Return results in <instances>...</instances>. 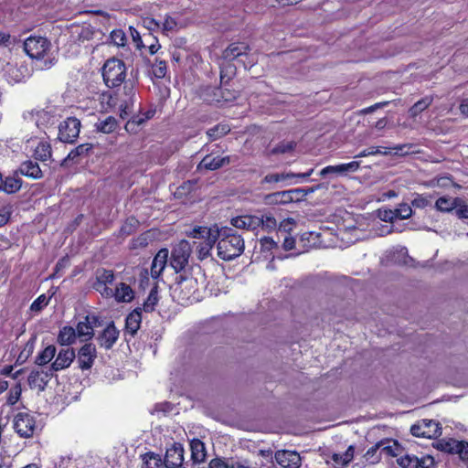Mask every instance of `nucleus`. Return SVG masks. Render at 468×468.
<instances>
[{
    "mask_svg": "<svg viewBox=\"0 0 468 468\" xmlns=\"http://www.w3.org/2000/svg\"><path fill=\"white\" fill-rule=\"evenodd\" d=\"M72 36L79 41H85L92 38L93 30L90 26H76L71 28Z\"/></svg>",
    "mask_w": 468,
    "mask_h": 468,
    "instance_id": "obj_38",
    "label": "nucleus"
},
{
    "mask_svg": "<svg viewBox=\"0 0 468 468\" xmlns=\"http://www.w3.org/2000/svg\"><path fill=\"white\" fill-rule=\"evenodd\" d=\"M51 43L43 37H29L24 43V49L33 59L43 60L41 69H48L54 64V58L49 56Z\"/></svg>",
    "mask_w": 468,
    "mask_h": 468,
    "instance_id": "obj_2",
    "label": "nucleus"
},
{
    "mask_svg": "<svg viewBox=\"0 0 468 468\" xmlns=\"http://www.w3.org/2000/svg\"><path fill=\"white\" fill-rule=\"evenodd\" d=\"M260 223L262 222L259 220V217L251 215H243L231 219V225L233 227L247 230L257 229L260 228Z\"/></svg>",
    "mask_w": 468,
    "mask_h": 468,
    "instance_id": "obj_25",
    "label": "nucleus"
},
{
    "mask_svg": "<svg viewBox=\"0 0 468 468\" xmlns=\"http://www.w3.org/2000/svg\"><path fill=\"white\" fill-rule=\"evenodd\" d=\"M159 301L157 286H154L151 289L147 299L144 301L143 304L142 310L146 313H151L154 310L157 303Z\"/></svg>",
    "mask_w": 468,
    "mask_h": 468,
    "instance_id": "obj_43",
    "label": "nucleus"
},
{
    "mask_svg": "<svg viewBox=\"0 0 468 468\" xmlns=\"http://www.w3.org/2000/svg\"><path fill=\"white\" fill-rule=\"evenodd\" d=\"M218 232L217 252L221 260L229 261L242 254L245 244L240 235L228 227L218 228Z\"/></svg>",
    "mask_w": 468,
    "mask_h": 468,
    "instance_id": "obj_1",
    "label": "nucleus"
},
{
    "mask_svg": "<svg viewBox=\"0 0 468 468\" xmlns=\"http://www.w3.org/2000/svg\"><path fill=\"white\" fill-rule=\"evenodd\" d=\"M460 202L461 197H459L442 196L435 201L434 207L441 213H455L457 207L460 206Z\"/></svg>",
    "mask_w": 468,
    "mask_h": 468,
    "instance_id": "obj_23",
    "label": "nucleus"
},
{
    "mask_svg": "<svg viewBox=\"0 0 468 468\" xmlns=\"http://www.w3.org/2000/svg\"><path fill=\"white\" fill-rule=\"evenodd\" d=\"M98 323V317L94 315H87L83 321L78 323L75 329L77 336L84 338V340H90L94 335V327Z\"/></svg>",
    "mask_w": 468,
    "mask_h": 468,
    "instance_id": "obj_15",
    "label": "nucleus"
},
{
    "mask_svg": "<svg viewBox=\"0 0 468 468\" xmlns=\"http://www.w3.org/2000/svg\"><path fill=\"white\" fill-rule=\"evenodd\" d=\"M90 149L91 145L89 144H80L69 153L65 161H75L79 156L87 154Z\"/></svg>",
    "mask_w": 468,
    "mask_h": 468,
    "instance_id": "obj_47",
    "label": "nucleus"
},
{
    "mask_svg": "<svg viewBox=\"0 0 468 468\" xmlns=\"http://www.w3.org/2000/svg\"><path fill=\"white\" fill-rule=\"evenodd\" d=\"M22 393L21 384L17 383L8 392L6 402L8 405H15L20 399Z\"/></svg>",
    "mask_w": 468,
    "mask_h": 468,
    "instance_id": "obj_50",
    "label": "nucleus"
},
{
    "mask_svg": "<svg viewBox=\"0 0 468 468\" xmlns=\"http://www.w3.org/2000/svg\"><path fill=\"white\" fill-rule=\"evenodd\" d=\"M455 215L458 218L463 219L468 218V205L465 204L464 200L461 197L460 206L457 207Z\"/></svg>",
    "mask_w": 468,
    "mask_h": 468,
    "instance_id": "obj_64",
    "label": "nucleus"
},
{
    "mask_svg": "<svg viewBox=\"0 0 468 468\" xmlns=\"http://www.w3.org/2000/svg\"><path fill=\"white\" fill-rule=\"evenodd\" d=\"M191 457L195 463H202L207 456L206 447L199 439H194L190 442Z\"/></svg>",
    "mask_w": 468,
    "mask_h": 468,
    "instance_id": "obj_33",
    "label": "nucleus"
},
{
    "mask_svg": "<svg viewBox=\"0 0 468 468\" xmlns=\"http://www.w3.org/2000/svg\"><path fill=\"white\" fill-rule=\"evenodd\" d=\"M230 163L229 156H214L213 154H207L197 165V169H206L214 171Z\"/></svg>",
    "mask_w": 468,
    "mask_h": 468,
    "instance_id": "obj_20",
    "label": "nucleus"
},
{
    "mask_svg": "<svg viewBox=\"0 0 468 468\" xmlns=\"http://www.w3.org/2000/svg\"><path fill=\"white\" fill-rule=\"evenodd\" d=\"M414 145L411 144H398L392 148V150H395V154L397 155H406L409 154H414L418 153V151L413 150Z\"/></svg>",
    "mask_w": 468,
    "mask_h": 468,
    "instance_id": "obj_55",
    "label": "nucleus"
},
{
    "mask_svg": "<svg viewBox=\"0 0 468 468\" xmlns=\"http://www.w3.org/2000/svg\"><path fill=\"white\" fill-rule=\"evenodd\" d=\"M411 205L418 208H424L430 205V200L423 195L416 194L411 201Z\"/></svg>",
    "mask_w": 468,
    "mask_h": 468,
    "instance_id": "obj_57",
    "label": "nucleus"
},
{
    "mask_svg": "<svg viewBox=\"0 0 468 468\" xmlns=\"http://www.w3.org/2000/svg\"><path fill=\"white\" fill-rule=\"evenodd\" d=\"M209 468H235V462L229 463L223 459L215 458L210 461Z\"/></svg>",
    "mask_w": 468,
    "mask_h": 468,
    "instance_id": "obj_60",
    "label": "nucleus"
},
{
    "mask_svg": "<svg viewBox=\"0 0 468 468\" xmlns=\"http://www.w3.org/2000/svg\"><path fill=\"white\" fill-rule=\"evenodd\" d=\"M77 334L73 327L63 326L58 335L57 341L60 346H70L75 343Z\"/></svg>",
    "mask_w": 468,
    "mask_h": 468,
    "instance_id": "obj_34",
    "label": "nucleus"
},
{
    "mask_svg": "<svg viewBox=\"0 0 468 468\" xmlns=\"http://www.w3.org/2000/svg\"><path fill=\"white\" fill-rule=\"evenodd\" d=\"M75 357L76 354L73 348H63L59 350L55 361L51 365V370L59 371L68 368Z\"/></svg>",
    "mask_w": 468,
    "mask_h": 468,
    "instance_id": "obj_16",
    "label": "nucleus"
},
{
    "mask_svg": "<svg viewBox=\"0 0 468 468\" xmlns=\"http://www.w3.org/2000/svg\"><path fill=\"white\" fill-rule=\"evenodd\" d=\"M117 121L114 117L109 116L106 119L98 122L95 126L99 132L111 133L117 128Z\"/></svg>",
    "mask_w": 468,
    "mask_h": 468,
    "instance_id": "obj_41",
    "label": "nucleus"
},
{
    "mask_svg": "<svg viewBox=\"0 0 468 468\" xmlns=\"http://www.w3.org/2000/svg\"><path fill=\"white\" fill-rule=\"evenodd\" d=\"M172 296L180 304H188L196 299L195 293L197 291V279L189 276L179 275L171 287Z\"/></svg>",
    "mask_w": 468,
    "mask_h": 468,
    "instance_id": "obj_3",
    "label": "nucleus"
},
{
    "mask_svg": "<svg viewBox=\"0 0 468 468\" xmlns=\"http://www.w3.org/2000/svg\"><path fill=\"white\" fill-rule=\"evenodd\" d=\"M295 200H299V197H294V192L290 190L275 192L264 197V202L267 205H285Z\"/></svg>",
    "mask_w": 468,
    "mask_h": 468,
    "instance_id": "obj_21",
    "label": "nucleus"
},
{
    "mask_svg": "<svg viewBox=\"0 0 468 468\" xmlns=\"http://www.w3.org/2000/svg\"><path fill=\"white\" fill-rule=\"evenodd\" d=\"M27 70L26 67H17L16 65L8 63L5 68V75L9 82L17 83L26 79Z\"/></svg>",
    "mask_w": 468,
    "mask_h": 468,
    "instance_id": "obj_28",
    "label": "nucleus"
},
{
    "mask_svg": "<svg viewBox=\"0 0 468 468\" xmlns=\"http://www.w3.org/2000/svg\"><path fill=\"white\" fill-rule=\"evenodd\" d=\"M114 281V273L111 270H98L96 273V282L111 285Z\"/></svg>",
    "mask_w": 468,
    "mask_h": 468,
    "instance_id": "obj_48",
    "label": "nucleus"
},
{
    "mask_svg": "<svg viewBox=\"0 0 468 468\" xmlns=\"http://www.w3.org/2000/svg\"><path fill=\"white\" fill-rule=\"evenodd\" d=\"M134 90L132 86L125 85L123 88L124 98L120 100L118 104L120 117L125 119L132 112L134 102Z\"/></svg>",
    "mask_w": 468,
    "mask_h": 468,
    "instance_id": "obj_19",
    "label": "nucleus"
},
{
    "mask_svg": "<svg viewBox=\"0 0 468 468\" xmlns=\"http://www.w3.org/2000/svg\"><path fill=\"white\" fill-rule=\"evenodd\" d=\"M397 219L409 218L412 214V209L408 204H400L398 208L395 209Z\"/></svg>",
    "mask_w": 468,
    "mask_h": 468,
    "instance_id": "obj_54",
    "label": "nucleus"
},
{
    "mask_svg": "<svg viewBox=\"0 0 468 468\" xmlns=\"http://www.w3.org/2000/svg\"><path fill=\"white\" fill-rule=\"evenodd\" d=\"M218 225H214L210 228L205 226H197L187 231L186 235L198 240H204L212 235L218 236Z\"/></svg>",
    "mask_w": 468,
    "mask_h": 468,
    "instance_id": "obj_30",
    "label": "nucleus"
},
{
    "mask_svg": "<svg viewBox=\"0 0 468 468\" xmlns=\"http://www.w3.org/2000/svg\"><path fill=\"white\" fill-rule=\"evenodd\" d=\"M433 101L432 96H426L421 100L418 101L409 110V114L410 117L415 118L420 112L425 111Z\"/></svg>",
    "mask_w": 468,
    "mask_h": 468,
    "instance_id": "obj_39",
    "label": "nucleus"
},
{
    "mask_svg": "<svg viewBox=\"0 0 468 468\" xmlns=\"http://www.w3.org/2000/svg\"><path fill=\"white\" fill-rule=\"evenodd\" d=\"M295 146L296 144L293 141H283L271 150V154H285L292 151L295 148Z\"/></svg>",
    "mask_w": 468,
    "mask_h": 468,
    "instance_id": "obj_49",
    "label": "nucleus"
},
{
    "mask_svg": "<svg viewBox=\"0 0 468 468\" xmlns=\"http://www.w3.org/2000/svg\"><path fill=\"white\" fill-rule=\"evenodd\" d=\"M360 167V163L357 161H352L346 164H339L335 165H327L324 167L319 175L323 177L330 176H346L349 173L356 172Z\"/></svg>",
    "mask_w": 468,
    "mask_h": 468,
    "instance_id": "obj_11",
    "label": "nucleus"
},
{
    "mask_svg": "<svg viewBox=\"0 0 468 468\" xmlns=\"http://www.w3.org/2000/svg\"><path fill=\"white\" fill-rule=\"evenodd\" d=\"M102 77L109 88L120 86L126 78V67L121 59H108L102 67Z\"/></svg>",
    "mask_w": 468,
    "mask_h": 468,
    "instance_id": "obj_4",
    "label": "nucleus"
},
{
    "mask_svg": "<svg viewBox=\"0 0 468 468\" xmlns=\"http://www.w3.org/2000/svg\"><path fill=\"white\" fill-rule=\"evenodd\" d=\"M118 303H130L134 298V292L130 285L121 282L113 291V296Z\"/></svg>",
    "mask_w": 468,
    "mask_h": 468,
    "instance_id": "obj_32",
    "label": "nucleus"
},
{
    "mask_svg": "<svg viewBox=\"0 0 468 468\" xmlns=\"http://www.w3.org/2000/svg\"><path fill=\"white\" fill-rule=\"evenodd\" d=\"M285 181L283 173H274L266 175L261 183L264 184H271V183H279Z\"/></svg>",
    "mask_w": 468,
    "mask_h": 468,
    "instance_id": "obj_59",
    "label": "nucleus"
},
{
    "mask_svg": "<svg viewBox=\"0 0 468 468\" xmlns=\"http://www.w3.org/2000/svg\"><path fill=\"white\" fill-rule=\"evenodd\" d=\"M142 321V308L137 307L131 312L126 317L125 328L126 332L131 335H134L140 328Z\"/></svg>",
    "mask_w": 468,
    "mask_h": 468,
    "instance_id": "obj_29",
    "label": "nucleus"
},
{
    "mask_svg": "<svg viewBox=\"0 0 468 468\" xmlns=\"http://www.w3.org/2000/svg\"><path fill=\"white\" fill-rule=\"evenodd\" d=\"M436 448L444 452L458 454L459 458L463 462L468 461L467 441L454 439H441L436 442Z\"/></svg>",
    "mask_w": 468,
    "mask_h": 468,
    "instance_id": "obj_6",
    "label": "nucleus"
},
{
    "mask_svg": "<svg viewBox=\"0 0 468 468\" xmlns=\"http://www.w3.org/2000/svg\"><path fill=\"white\" fill-rule=\"evenodd\" d=\"M259 220L262 222L260 223V227H261L263 229L267 231L273 230L277 227L276 219L271 215H266L262 218H259Z\"/></svg>",
    "mask_w": 468,
    "mask_h": 468,
    "instance_id": "obj_52",
    "label": "nucleus"
},
{
    "mask_svg": "<svg viewBox=\"0 0 468 468\" xmlns=\"http://www.w3.org/2000/svg\"><path fill=\"white\" fill-rule=\"evenodd\" d=\"M48 303V299L44 295L38 296L31 304L30 309L32 311H40Z\"/></svg>",
    "mask_w": 468,
    "mask_h": 468,
    "instance_id": "obj_58",
    "label": "nucleus"
},
{
    "mask_svg": "<svg viewBox=\"0 0 468 468\" xmlns=\"http://www.w3.org/2000/svg\"><path fill=\"white\" fill-rule=\"evenodd\" d=\"M440 423L433 420H421L411 426V433L416 437L432 438L441 434Z\"/></svg>",
    "mask_w": 468,
    "mask_h": 468,
    "instance_id": "obj_9",
    "label": "nucleus"
},
{
    "mask_svg": "<svg viewBox=\"0 0 468 468\" xmlns=\"http://www.w3.org/2000/svg\"><path fill=\"white\" fill-rule=\"evenodd\" d=\"M275 461L283 468H299L301 457L296 452L278 451L274 455Z\"/></svg>",
    "mask_w": 468,
    "mask_h": 468,
    "instance_id": "obj_14",
    "label": "nucleus"
},
{
    "mask_svg": "<svg viewBox=\"0 0 468 468\" xmlns=\"http://www.w3.org/2000/svg\"><path fill=\"white\" fill-rule=\"evenodd\" d=\"M321 188H322V185H317V186L307 187V188L290 189V191H293L294 197H298L299 199H301L302 197H304Z\"/></svg>",
    "mask_w": 468,
    "mask_h": 468,
    "instance_id": "obj_56",
    "label": "nucleus"
},
{
    "mask_svg": "<svg viewBox=\"0 0 468 468\" xmlns=\"http://www.w3.org/2000/svg\"><path fill=\"white\" fill-rule=\"evenodd\" d=\"M93 288L104 298H112L113 296V290L108 284L95 282Z\"/></svg>",
    "mask_w": 468,
    "mask_h": 468,
    "instance_id": "obj_53",
    "label": "nucleus"
},
{
    "mask_svg": "<svg viewBox=\"0 0 468 468\" xmlns=\"http://www.w3.org/2000/svg\"><path fill=\"white\" fill-rule=\"evenodd\" d=\"M161 464L162 459L157 454L149 452L143 456L142 468H159Z\"/></svg>",
    "mask_w": 468,
    "mask_h": 468,
    "instance_id": "obj_46",
    "label": "nucleus"
},
{
    "mask_svg": "<svg viewBox=\"0 0 468 468\" xmlns=\"http://www.w3.org/2000/svg\"><path fill=\"white\" fill-rule=\"evenodd\" d=\"M250 50L248 44L244 42H235L229 45L223 51L222 57L224 59L231 61L237 58L246 55Z\"/></svg>",
    "mask_w": 468,
    "mask_h": 468,
    "instance_id": "obj_26",
    "label": "nucleus"
},
{
    "mask_svg": "<svg viewBox=\"0 0 468 468\" xmlns=\"http://www.w3.org/2000/svg\"><path fill=\"white\" fill-rule=\"evenodd\" d=\"M25 120L45 132L47 128L55 123L56 116L50 111L34 110L25 114Z\"/></svg>",
    "mask_w": 468,
    "mask_h": 468,
    "instance_id": "obj_8",
    "label": "nucleus"
},
{
    "mask_svg": "<svg viewBox=\"0 0 468 468\" xmlns=\"http://www.w3.org/2000/svg\"><path fill=\"white\" fill-rule=\"evenodd\" d=\"M34 156L36 159L45 162L51 157V146L48 142L41 141L35 149Z\"/></svg>",
    "mask_w": 468,
    "mask_h": 468,
    "instance_id": "obj_40",
    "label": "nucleus"
},
{
    "mask_svg": "<svg viewBox=\"0 0 468 468\" xmlns=\"http://www.w3.org/2000/svg\"><path fill=\"white\" fill-rule=\"evenodd\" d=\"M153 71L156 78H164L166 74V64L165 61H156L153 66Z\"/></svg>",
    "mask_w": 468,
    "mask_h": 468,
    "instance_id": "obj_61",
    "label": "nucleus"
},
{
    "mask_svg": "<svg viewBox=\"0 0 468 468\" xmlns=\"http://www.w3.org/2000/svg\"><path fill=\"white\" fill-rule=\"evenodd\" d=\"M80 122L77 118L69 117L58 126V139L63 143L72 144L80 134Z\"/></svg>",
    "mask_w": 468,
    "mask_h": 468,
    "instance_id": "obj_7",
    "label": "nucleus"
},
{
    "mask_svg": "<svg viewBox=\"0 0 468 468\" xmlns=\"http://www.w3.org/2000/svg\"><path fill=\"white\" fill-rule=\"evenodd\" d=\"M378 217L381 220L386 222H393L397 219L395 209H384L378 211Z\"/></svg>",
    "mask_w": 468,
    "mask_h": 468,
    "instance_id": "obj_62",
    "label": "nucleus"
},
{
    "mask_svg": "<svg viewBox=\"0 0 468 468\" xmlns=\"http://www.w3.org/2000/svg\"><path fill=\"white\" fill-rule=\"evenodd\" d=\"M111 40L117 47H124L126 43V35L122 29H114L111 33Z\"/></svg>",
    "mask_w": 468,
    "mask_h": 468,
    "instance_id": "obj_51",
    "label": "nucleus"
},
{
    "mask_svg": "<svg viewBox=\"0 0 468 468\" xmlns=\"http://www.w3.org/2000/svg\"><path fill=\"white\" fill-rule=\"evenodd\" d=\"M378 442L381 444L380 451L382 454L396 457L402 452V447L397 441L384 440Z\"/></svg>",
    "mask_w": 468,
    "mask_h": 468,
    "instance_id": "obj_35",
    "label": "nucleus"
},
{
    "mask_svg": "<svg viewBox=\"0 0 468 468\" xmlns=\"http://www.w3.org/2000/svg\"><path fill=\"white\" fill-rule=\"evenodd\" d=\"M52 374L43 370H32L28 376V385L32 388L44 390Z\"/></svg>",
    "mask_w": 468,
    "mask_h": 468,
    "instance_id": "obj_27",
    "label": "nucleus"
},
{
    "mask_svg": "<svg viewBox=\"0 0 468 468\" xmlns=\"http://www.w3.org/2000/svg\"><path fill=\"white\" fill-rule=\"evenodd\" d=\"M380 448L381 444L379 442L369 448L364 455L366 461L371 464L378 463L381 460L382 455Z\"/></svg>",
    "mask_w": 468,
    "mask_h": 468,
    "instance_id": "obj_44",
    "label": "nucleus"
},
{
    "mask_svg": "<svg viewBox=\"0 0 468 468\" xmlns=\"http://www.w3.org/2000/svg\"><path fill=\"white\" fill-rule=\"evenodd\" d=\"M56 355L55 346H47L41 353L36 357V364L38 366H44L50 362Z\"/></svg>",
    "mask_w": 468,
    "mask_h": 468,
    "instance_id": "obj_42",
    "label": "nucleus"
},
{
    "mask_svg": "<svg viewBox=\"0 0 468 468\" xmlns=\"http://www.w3.org/2000/svg\"><path fill=\"white\" fill-rule=\"evenodd\" d=\"M230 131V127L228 124H218L207 130V134L211 141L217 140L226 135Z\"/></svg>",
    "mask_w": 468,
    "mask_h": 468,
    "instance_id": "obj_45",
    "label": "nucleus"
},
{
    "mask_svg": "<svg viewBox=\"0 0 468 468\" xmlns=\"http://www.w3.org/2000/svg\"><path fill=\"white\" fill-rule=\"evenodd\" d=\"M97 357L96 346L91 343L83 345L77 356V361L81 370L90 369Z\"/></svg>",
    "mask_w": 468,
    "mask_h": 468,
    "instance_id": "obj_12",
    "label": "nucleus"
},
{
    "mask_svg": "<svg viewBox=\"0 0 468 468\" xmlns=\"http://www.w3.org/2000/svg\"><path fill=\"white\" fill-rule=\"evenodd\" d=\"M22 186V180L16 175L6 176L3 180L2 189L7 194L17 192Z\"/></svg>",
    "mask_w": 468,
    "mask_h": 468,
    "instance_id": "obj_36",
    "label": "nucleus"
},
{
    "mask_svg": "<svg viewBox=\"0 0 468 468\" xmlns=\"http://www.w3.org/2000/svg\"><path fill=\"white\" fill-rule=\"evenodd\" d=\"M184 451L181 446H173L167 449L163 461L165 468H176L183 465Z\"/></svg>",
    "mask_w": 468,
    "mask_h": 468,
    "instance_id": "obj_22",
    "label": "nucleus"
},
{
    "mask_svg": "<svg viewBox=\"0 0 468 468\" xmlns=\"http://www.w3.org/2000/svg\"><path fill=\"white\" fill-rule=\"evenodd\" d=\"M192 246L187 240L179 241L172 250L170 265L176 271H183L188 264Z\"/></svg>",
    "mask_w": 468,
    "mask_h": 468,
    "instance_id": "obj_5",
    "label": "nucleus"
},
{
    "mask_svg": "<svg viewBox=\"0 0 468 468\" xmlns=\"http://www.w3.org/2000/svg\"><path fill=\"white\" fill-rule=\"evenodd\" d=\"M168 256L167 249H161L154 256L151 265V276L154 279H157L162 274L167 264Z\"/></svg>",
    "mask_w": 468,
    "mask_h": 468,
    "instance_id": "obj_24",
    "label": "nucleus"
},
{
    "mask_svg": "<svg viewBox=\"0 0 468 468\" xmlns=\"http://www.w3.org/2000/svg\"><path fill=\"white\" fill-rule=\"evenodd\" d=\"M11 213L12 206L10 205L5 206L0 209V227L5 225L8 222Z\"/></svg>",
    "mask_w": 468,
    "mask_h": 468,
    "instance_id": "obj_63",
    "label": "nucleus"
},
{
    "mask_svg": "<svg viewBox=\"0 0 468 468\" xmlns=\"http://www.w3.org/2000/svg\"><path fill=\"white\" fill-rule=\"evenodd\" d=\"M14 428L21 437L29 438L34 434L36 421L28 413L20 412L15 417Z\"/></svg>",
    "mask_w": 468,
    "mask_h": 468,
    "instance_id": "obj_10",
    "label": "nucleus"
},
{
    "mask_svg": "<svg viewBox=\"0 0 468 468\" xmlns=\"http://www.w3.org/2000/svg\"><path fill=\"white\" fill-rule=\"evenodd\" d=\"M427 186L430 187H441V188H449L453 186L455 188L460 189L462 186L455 183L452 176H437L432 178L427 183Z\"/></svg>",
    "mask_w": 468,
    "mask_h": 468,
    "instance_id": "obj_37",
    "label": "nucleus"
},
{
    "mask_svg": "<svg viewBox=\"0 0 468 468\" xmlns=\"http://www.w3.org/2000/svg\"><path fill=\"white\" fill-rule=\"evenodd\" d=\"M433 458L430 455L419 459L412 454H405L397 459L398 464L401 468H430L433 465Z\"/></svg>",
    "mask_w": 468,
    "mask_h": 468,
    "instance_id": "obj_13",
    "label": "nucleus"
},
{
    "mask_svg": "<svg viewBox=\"0 0 468 468\" xmlns=\"http://www.w3.org/2000/svg\"><path fill=\"white\" fill-rule=\"evenodd\" d=\"M218 238V236L212 235L204 240H197L193 242L191 246L192 248H195L198 260L203 261L211 257V250L214 244L217 242Z\"/></svg>",
    "mask_w": 468,
    "mask_h": 468,
    "instance_id": "obj_18",
    "label": "nucleus"
},
{
    "mask_svg": "<svg viewBox=\"0 0 468 468\" xmlns=\"http://www.w3.org/2000/svg\"><path fill=\"white\" fill-rule=\"evenodd\" d=\"M18 172L32 179H39L42 177V171L38 164L32 160L23 162L19 166Z\"/></svg>",
    "mask_w": 468,
    "mask_h": 468,
    "instance_id": "obj_31",
    "label": "nucleus"
},
{
    "mask_svg": "<svg viewBox=\"0 0 468 468\" xmlns=\"http://www.w3.org/2000/svg\"><path fill=\"white\" fill-rule=\"evenodd\" d=\"M119 338V330L112 323L109 324L98 335L99 345L105 349H111Z\"/></svg>",
    "mask_w": 468,
    "mask_h": 468,
    "instance_id": "obj_17",
    "label": "nucleus"
}]
</instances>
